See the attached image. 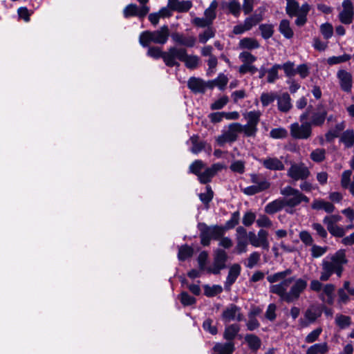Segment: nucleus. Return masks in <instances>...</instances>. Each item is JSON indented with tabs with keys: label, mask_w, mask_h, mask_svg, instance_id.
Listing matches in <instances>:
<instances>
[{
	"label": "nucleus",
	"mask_w": 354,
	"mask_h": 354,
	"mask_svg": "<svg viewBox=\"0 0 354 354\" xmlns=\"http://www.w3.org/2000/svg\"><path fill=\"white\" fill-rule=\"evenodd\" d=\"M292 272V270L288 268L271 274L266 278L272 284L270 292L278 295L282 301L288 304L298 300L308 286L307 281L304 279L288 277Z\"/></svg>",
	"instance_id": "obj_1"
},
{
	"label": "nucleus",
	"mask_w": 354,
	"mask_h": 354,
	"mask_svg": "<svg viewBox=\"0 0 354 354\" xmlns=\"http://www.w3.org/2000/svg\"><path fill=\"white\" fill-rule=\"evenodd\" d=\"M347 263L348 259L344 250H339L334 254L327 256L321 263L320 280L326 281L333 274L341 277L344 272V267Z\"/></svg>",
	"instance_id": "obj_2"
},
{
	"label": "nucleus",
	"mask_w": 354,
	"mask_h": 354,
	"mask_svg": "<svg viewBox=\"0 0 354 354\" xmlns=\"http://www.w3.org/2000/svg\"><path fill=\"white\" fill-rule=\"evenodd\" d=\"M169 37V29L167 25L161 26L154 31L145 30L139 36V43L143 47H147L151 43L165 44Z\"/></svg>",
	"instance_id": "obj_3"
},
{
	"label": "nucleus",
	"mask_w": 354,
	"mask_h": 354,
	"mask_svg": "<svg viewBox=\"0 0 354 354\" xmlns=\"http://www.w3.org/2000/svg\"><path fill=\"white\" fill-rule=\"evenodd\" d=\"M280 194L283 196L286 207L291 209L299 205L301 203H308L310 202V198L300 190L289 185L281 189Z\"/></svg>",
	"instance_id": "obj_4"
},
{
	"label": "nucleus",
	"mask_w": 354,
	"mask_h": 354,
	"mask_svg": "<svg viewBox=\"0 0 354 354\" xmlns=\"http://www.w3.org/2000/svg\"><path fill=\"white\" fill-rule=\"evenodd\" d=\"M198 227L201 232V243L204 246L209 245L211 239H220L225 232V228L218 225L208 226L205 223H200Z\"/></svg>",
	"instance_id": "obj_5"
},
{
	"label": "nucleus",
	"mask_w": 354,
	"mask_h": 354,
	"mask_svg": "<svg viewBox=\"0 0 354 354\" xmlns=\"http://www.w3.org/2000/svg\"><path fill=\"white\" fill-rule=\"evenodd\" d=\"M250 176L253 185L243 189V192L245 195L253 196L270 188V183L262 174H251Z\"/></svg>",
	"instance_id": "obj_6"
},
{
	"label": "nucleus",
	"mask_w": 354,
	"mask_h": 354,
	"mask_svg": "<svg viewBox=\"0 0 354 354\" xmlns=\"http://www.w3.org/2000/svg\"><path fill=\"white\" fill-rule=\"evenodd\" d=\"M243 115L244 119L247 121L245 125H242L243 133L247 137L255 136L261 113L259 111H250L244 113Z\"/></svg>",
	"instance_id": "obj_7"
},
{
	"label": "nucleus",
	"mask_w": 354,
	"mask_h": 354,
	"mask_svg": "<svg viewBox=\"0 0 354 354\" xmlns=\"http://www.w3.org/2000/svg\"><path fill=\"white\" fill-rule=\"evenodd\" d=\"M243 132L242 124L239 122L231 123L222 131L221 135L216 138L217 144L223 147L225 143H232L238 138L239 133Z\"/></svg>",
	"instance_id": "obj_8"
},
{
	"label": "nucleus",
	"mask_w": 354,
	"mask_h": 354,
	"mask_svg": "<svg viewBox=\"0 0 354 354\" xmlns=\"http://www.w3.org/2000/svg\"><path fill=\"white\" fill-rule=\"evenodd\" d=\"M186 50L183 48L170 47L167 51L164 52L163 61L165 64L169 67L179 66L180 64L176 59L182 62Z\"/></svg>",
	"instance_id": "obj_9"
},
{
	"label": "nucleus",
	"mask_w": 354,
	"mask_h": 354,
	"mask_svg": "<svg viewBox=\"0 0 354 354\" xmlns=\"http://www.w3.org/2000/svg\"><path fill=\"white\" fill-rule=\"evenodd\" d=\"M310 175L309 169L303 162L291 164L287 171V176L295 181L305 180Z\"/></svg>",
	"instance_id": "obj_10"
},
{
	"label": "nucleus",
	"mask_w": 354,
	"mask_h": 354,
	"mask_svg": "<svg viewBox=\"0 0 354 354\" xmlns=\"http://www.w3.org/2000/svg\"><path fill=\"white\" fill-rule=\"evenodd\" d=\"M227 260V253L223 250L216 249L214 252L213 263L207 268V272L214 274H219L225 268Z\"/></svg>",
	"instance_id": "obj_11"
},
{
	"label": "nucleus",
	"mask_w": 354,
	"mask_h": 354,
	"mask_svg": "<svg viewBox=\"0 0 354 354\" xmlns=\"http://www.w3.org/2000/svg\"><path fill=\"white\" fill-rule=\"evenodd\" d=\"M290 130L292 137L296 139L306 140L312 134L311 124L308 122H303L301 124L295 122L290 125Z\"/></svg>",
	"instance_id": "obj_12"
},
{
	"label": "nucleus",
	"mask_w": 354,
	"mask_h": 354,
	"mask_svg": "<svg viewBox=\"0 0 354 354\" xmlns=\"http://www.w3.org/2000/svg\"><path fill=\"white\" fill-rule=\"evenodd\" d=\"M268 236V232L264 230H260L257 234L254 232H248V241L255 248L261 247L266 250H268L270 246Z\"/></svg>",
	"instance_id": "obj_13"
},
{
	"label": "nucleus",
	"mask_w": 354,
	"mask_h": 354,
	"mask_svg": "<svg viewBox=\"0 0 354 354\" xmlns=\"http://www.w3.org/2000/svg\"><path fill=\"white\" fill-rule=\"evenodd\" d=\"M342 9L338 15L341 23L351 24L354 18V6L351 0H344L342 3Z\"/></svg>",
	"instance_id": "obj_14"
},
{
	"label": "nucleus",
	"mask_w": 354,
	"mask_h": 354,
	"mask_svg": "<svg viewBox=\"0 0 354 354\" xmlns=\"http://www.w3.org/2000/svg\"><path fill=\"white\" fill-rule=\"evenodd\" d=\"M322 315V311L316 306L309 307L304 313V317L299 319V324L302 328L313 324Z\"/></svg>",
	"instance_id": "obj_15"
},
{
	"label": "nucleus",
	"mask_w": 354,
	"mask_h": 354,
	"mask_svg": "<svg viewBox=\"0 0 354 354\" xmlns=\"http://www.w3.org/2000/svg\"><path fill=\"white\" fill-rule=\"evenodd\" d=\"M149 6H140L139 8L135 3H130L124 8L123 15L125 18H129L133 16L143 18L149 13Z\"/></svg>",
	"instance_id": "obj_16"
},
{
	"label": "nucleus",
	"mask_w": 354,
	"mask_h": 354,
	"mask_svg": "<svg viewBox=\"0 0 354 354\" xmlns=\"http://www.w3.org/2000/svg\"><path fill=\"white\" fill-rule=\"evenodd\" d=\"M224 167V165L221 163L213 164L210 167L205 169V171L201 172L198 176L200 183L202 184H206L210 182L216 174L222 170Z\"/></svg>",
	"instance_id": "obj_17"
},
{
	"label": "nucleus",
	"mask_w": 354,
	"mask_h": 354,
	"mask_svg": "<svg viewBox=\"0 0 354 354\" xmlns=\"http://www.w3.org/2000/svg\"><path fill=\"white\" fill-rule=\"evenodd\" d=\"M259 162L268 170L282 171L285 169V165L282 160L277 157L268 156L264 159L260 160Z\"/></svg>",
	"instance_id": "obj_18"
},
{
	"label": "nucleus",
	"mask_w": 354,
	"mask_h": 354,
	"mask_svg": "<svg viewBox=\"0 0 354 354\" xmlns=\"http://www.w3.org/2000/svg\"><path fill=\"white\" fill-rule=\"evenodd\" d=\"M327 111L325 106L320 104L317 106L316 110L312 113L310 117L311 126H322L326 120Z\"/></svg>",
	"instance_id": "obj_19"
},
{
	"label": "nucleus",
	"mask_w": 354,
	"mask_h": 354,
	"mask_svg": "<svg viewBox=\"0 0 354 354\" xmlns=\"http://www.w3.org/2000/svg\"><path fill=\"white\" fill-rule=\"evenodd\" d=\"M337 76L342 90L347 93L351 92L353 85L352 75L346 71L339 70Z\"/></svg>",
	"instance_id": "obj_20"
},
{
	"label": "nucleus",
	"mask_w": 354,
	"mask_h": 354,
	"mask_svg": "<svg viewBox=\"0 0 354 354\" xmlns=\"http://www.w3.org/2000/svg\"><path fill=\"white\" fill-rule=\"evenodd\" d=\"M222 318L225 322L233 320L241 321L242 316L240 313V308L236 305L231 304L227 307L222 313Z\"/></svg>",
	"instance_id": "obj_21"
},
{
	"label": "nucleus",
	"mask_w": 354,
	"mask_h": 354,
	"mask_svg": "<svg viewBox=\"0 0 354 354\" xmlns=\"http://www.w3.org/2000/svg\"><path fill=\"white\" fill-rule=\"evenodd\" d=\"M171 39L175 43L188 48L194 47L196 43V38L194 36H187L179 32L173 33Z\"/></svg>",
	"instance_id": "obj_22"
},
{
	"label": "nucleus",
	"mask_w": 354,
	"mask_h": 354,
	"mask_svg": "<svg viewBox=\"0 0 354 354\" xmlns=\"http://www.w3.org/2000/svg\"><path fill=\"white\" fill-rule=\"evenodd\" d=\"M189 142L192 144L190 151L194 154L200 153L203 149H207L209 153L212 151L211 146L207 145L206 142L201 140L198 136H192L189 138Z\"/></svg>",
	"instance_id": "obj_23"
},
{
	"label": "nucleus",
	"mask_w": 354,
	"mask_h": 354,
	"mask_svg": "<svg viewBox=\"0 0 354 354\" xmlns=\"http://www.w3.org/2000/svg\"><path fill=\"white\" fill-rule=\"evenodd\" d=\"M335 290V286L333 283L324 284L322 292L319 295V298L323 301L329 305H332L335 301L334 292Z\"/></svg>",
	"instance_id": "obj_24"
},
{
	"label": "nucleus",
	"mask_w": 354,
	"mask_h": 354,
	"mask_svg": "<svg viewBox=\"0 0 354 354\" xmlns=\"http://www.w3.org/2000/svg\"><path fill=\"white\" fill-rule=\"evenodd\" d=\"M277 102L278 110L282 113H288L292 107L290 96L286 92L278 95Z\"/></svg>",
	"instance_id": "obj_25"
},
{
	"label": "nucleus",
	"mask_w": 354,
	"mask_h": 354,
	"mask_svg": "<svg viewBox=\"0 0 354 354\" xmlns=\"http://www.w3.org/2000/svg\"><path fill=\"white\" fill-rule=\"evenodd\" d=\"M241 266L238 263L233 264L229 270L226 281L225 282V288L230 290L231 286L236 281L241 273Z\"/></svg>",
	"instance_id": "obj_26"
},
{
	"label": "nucleus",
	"mask_w": 354,
	"mask_h": 354,
	"mask_svg": "<svg viewBox=\"0 0 354 354\" xmlns=\"http://www.w3.org/2000/svg\"><path fill=\"white\" fill-rule=\"evenodd\" d=\"M311 207L315 210H324L328 214L333 213L335 209V207L332 203L320 198L315 199L311 204Z\"/></svg>",
	"instance_id": "obj_27"
},
{
	"label": "nucleus",
	"mask_w": 354,
	"mask_h": 354,
	"mask_svg": "<svg viewBox=\"0 0 354 354\" xmlns=\"http://www.w3.org/2000/svg\"><path fill=\"white\" fill-rule=\"evenodd\" d=\"M192 4L189 1H179V0H168L167 6L171 10L178 12H187L188 11Z\"/></svg>",
	"instance_id": "obj_28"
},
{
	"label": "nucleus",
	"mask_w": 354,
	"mask_h": 354,
	"mask_svg": "<svg viewBox=\"0 0 354 354\" xmlns=\"http://www.w3.org/2000/svg\"><path fill=\"white\" fill-rule=\"evenodd\" d=\"M234 351V344L232 342L216 343L213 347L212 354H232Z\"/></svg>",
	"instance_id": "obj_29"
},
{
	"label": "nucleus",
	"mask_w": 354,
	"mask_h": 354,
	"mask_svg": "<svg viewBox=\"0 0 354 354\" xmlns=\"http://www.w3.org/2000/svg\"><path fill=\"white\" fill-rule=\"evenodd\" d=\"M351 170H346L342 174L341 186L344 189H348L351 194L354 196V176H353L352 181L351 182Z\"/></svg>",
	"instance_id": "obj_30"
},
{
	"label": "nucleus",
	"mask_w": 354,
	"mask_h": 354,
	"mask_svg": "<svg viewBox=\"0 0 354 354\" xmlns=\"http://www.w3.org/2000/svg\"><path fill=\"white\" fill-rule=\"evenodd\" d=\"M187 86L194 93H205V82L197 77H191L187 82Z\"/></svg>",
	"instance_id": "obj_31"
},
{
	"label": "nucleus",
	"mask_w": 354,
	"mask_h": 354,
	"mask_svg": "<svg viewBox=\"0 0 354 354\" xmlns=\"http://www.w3.org/2000/svg\"><path fill=\"white\" fill-rule=\"evenodd\" d=\"M284 207H286V206L283 198H278L267 204L265 207V212L268 214H272L281 210Z\"/></svg>",
	"instance_id": "obj_32"
},
{
	"label": "nucleus",
	"mask_w": 354,
	"mask_h": 354,
	"mask_svg": "<svg viewBox=\"0 0 354 354\" xmlns=\"http://www.w3.org/2000/svg\"><path fill=\"white\" fill-rule=\"evenodd\" d=\"M239 46L241 49L254 50L260 47L259 41L252 37H244L239 41Z\"/></svg>",
	"instance_id": "obj_33"
},
{
	"label": "nucleus",
	"mask_w": 354,
	"mask_h": 354,
	"mask_svg": "<svg viewBox=\"0 0 354 354\" xmlns=\"http://www.w3.org/2000/svg\"><path fill=\"white\" fill-rule=\"evenodd\" d=\"M182 62L188 69H196L200 63V58L195 55H188L187 51L183 57Z\"/></svg>",
	"instance_id": "obj_34"
},
{
	"label": "nucleus",
	"mask_w": 354,
	"mask_h": 354,
	"mask_svg": "<svg viewBox=\"0 0 354 354\" xmlns=\"http://www.w3.org/2000/svg\"><path fill=\"white\" fill-rule=\"evenodd\" d=\"M342 142L346 148L354 147V131L353 129H347L342 134L340 137Z\"/></svg>",
	"instance_id": "obj_35"
},
{
	"label": "nucleus",
	"mask_w": 354,
	"mask_h": 354,
	"mask_svg": "<svg viewBox=\"0 0 354 354\" xmlns=\"http://www.w3.org/2000/svg\"><path fill=\"white\" fill-rule=\"evenodd\" d=\"M239 330L240 328L238 324H231L225 328L223 337L228 342H231L236 337Z\"/></svg>",
	"instance_id": "obj_36"
},
{
	"label": "nucleus",
	"mask_w": 354,
	"mask_h": 354,
	"mask_svg": "<svg viewBox=\"0 0 354 354\" xmlns=\"http://www.w3.org/2000/svg\"><path fill=\"white\" fill-rule=\"evenodd\" d=\"M328 351V344L326 342L315 344L310 346L306 354H325Z\"/></svg>",
	"instance_id": "obj_37"
},
{
	"label": "nucleus",
	"mask_w": 354,
	"mask_h": 354,
	"mask_svg": "<svg viewBox=\"0 0 354 354\" xmlns=\"http://www.w3.org/2000/svg\"><path fill=\"white\" fill-rule=\"evenodd\" d=\"M309 10V5L307 3L303 4L301 6L300 12L295 15L297 16V19L295 20L296 25L298 26H302L306 24V15L308 14Z\"/></svg>",
	"instance_id": "obj_38"
},
{
	"label": "nucleus",
	"mask_w": 354,
	"mask_h": 354,
	"mask_svg": "<svg viewBox=\"0 0 354 354\" xmlns=\"http://www.w3.org/2000/svg\"><path fill=\"white\" fill-rule=\"evenodd\" d=\"M336 325L341 329L349 327L351 324V318L349 316L337 314L335 318Z\"/></svg>",
	"instance_id": "obj_39"
},
{
	"label": "nucleus",
	"mask_w": 354,
	"mask_h": 354,
	"mask_svg": "<svg viewBox=\"0 0 354 354\" xmlns=\"http://www.w3.org/2000/svg\"><path fill=\"white\" fill-rule=\"evenodd\" d=\"M351 300V297L343 285L342 288L337 290V303L339 306L347 304Z\"/></svg>",
	"instance_id": "obj_40"
},
{
	"label": "nucleus",
	"mask_w": 354,
	"mask_h": 354,
	"mask_svg": "<svg viewBox=\"0 0 354 354\" xmlns=\"http://www.w3.org/2000/svg\"><path fill=\"white\" fill-rule=\"evenodd\" d=\"M223 8H227L234 16L238 17L241 12V4L238 0H230L223 5Z\"/></svg>",
	"instance_id": "obj_41"
},
{
	"label": "nucleus",
	"mask_w": 354,
	"mask_h": 354,
	"mask_svg": "<svg viewBox=\"0 0 354 354\" xmlns=\"http://www.w3.org/2000/svg\"><path fill=\"white\" fill-rule=\"evenodd\" d=\"M218 6V3L216 0L211 2L209 6L205 10L204 16L212 24L214 19L216 18V10Z\"/></svg>",
	"instance_id": "obj_42"
},
{
	"label": "nucleus",
	"mask_w": 354,
	"mask_h": 354,
	"mask_svg": "<svg viewBox=\"0 0 354 354\" xmlns=\"http://www.w3.org/2000/svg\"><path fill=\"white\" fill-rule=\"evenodd\" d=\"M278 95L275 92H263L260 96V101L263 107L268 106L277 100Z\"/></svg>",
	"instance_id": "obj_43"
},
{
	"label": "nucleus",
	"mask_w": 354,
	"mask_h": 354,
	"mask_svg": "<svg viewBox=\"0 0 354 354\" xmlns=\"http://www.w3.org/2000/svg\"><path fill=\"white\" fill-rule=\"evenodd\" d=\"M263 20V16L260 14H254L252 16L246 18L244 20L245 29L250 30L253 26H255L258 23Z\"/></svg>",
	"instance_id": "obj_44"
},
{
	"label": "nucleus",
	"mask_w": 354,
	"mask_h": 354,
	"mask_svg": "<svg viewBox=\"0 0 354 354\" xmlns=\"http://www.w3.org/2000/svg\"><path fill=\"white\" fill-rule=\"evenodd\" d=\"M279 31L280 32L288 39L292 38L293 36V31L290 26V22L283 19L281 21L279 24Z\"/></svg>",
	"instance_id": "obj_45"
},
{
	"label": "nucleus",
	"mask_w": 354,
	"mask_h": 354,
	"mask_svg": "<svg viewBox=\"0 0 354 354\" xmlns=\"http://www.w3.org/2000/svg\"><path fill=\"white\" fill-rule=\"evenodd\" d=\"M230 169L232 172L243 174L245 172V161L243 160H233L230 165Z\"/></svg>",
	"instance_id": "obj_46"
},
{
	"label": "nucleus",
	"mask_w": 354,
	"mask_h": 354,
	"mask_svg": "<svg viewBox=\"0 0 354 354\" xmlns=\"http://www.w3.org/2000/svg\"><path fill=\"white\" fill-rule=\"evenodd\" d=\"M194 250L192 247L185 245L179 248L178 257L180 261H184L186 259L192 256Z\"/></svg>",
	"instance_id": "obj_47"
},
{
	"label": "nucleus",
	"mask_w": 354,
	"mask_h": 354,
	"mask_svg": "<svg viewBox=\"0 0 354 354\" xmlns=\"http://www.w3.org/2000/svg\"><path fill=\"white\" fill-rule=\"evenodd\" d=\"M301 7L295 0H287L286 12L290 17H292L300 12Z\"/></svg>",
	"instance_id": "obj_48"
},
{
	"label": "nucleus",
	"mask_w": 354,
	"mask_h": 354,
	"mask_svg": "<svg viewBox=\"0 0 354 354\" xmlns=\"http://www.w3.org/2000/svg\"><path fill=\"white\" fill-rule=\"evenodd\" d=\"M261 259V254L258 252H252L247 259L245 266L246 268L252 269L257 265Z\"/></svg>",
	"instance_id": "obj_49"
},
{
	"label": "nucleus",
	"mask_w": 354,
	"mask_h": 354,
	"mask_svg": "<svg viewBox=\"0 0 354 354\" xmlns=\"http://www.w3.org/2000/svg\"><path fill=\"white\" fill-rule=\"evenodd\" d=\"M259 28L261 31L262 37L265 39H268L273 35L274 26L272 24H261Z\"/></svg>",
	"instance_id": "obj_50"
},
{
	"label": "nucleus",
	"mask_w": 354,
	"mask_h": 354,
	"mask_svg": "<svg viewBox=\"0 0 354 354\" xmlns=\"http://www.w3.org/2000/svg\"><path fill=\"white\" fill-rule=\"evenodd\" d=\"M279 69H281V65L276 64L268 70V82L274 83L279 78L278 71Z\"/></svg>",
	"instance_id": "obj_51"
},
{
	"label": "nucleus",
	"mask_w": 354,
	"mask_h": 354,
	"mask_svg": "<svg viewBox=\"0 0 354 354\" xmlns=\"http://www.w3.org/2000/svg\"><path fill=\"white\" fill-rule=\"evenodd\" d=\"M249 347L252 350H257L261 346L260 339L254 335H248L245 337Z\"/></svg>",
	"instance_id": "obj_52"
},
{
	"label": "nucleus",
	"mask_w": 354,
	"mask_h": 354,
	"mask_svg": "<svg viewBox=\"0 0 354 354\" xmlns=\"http://www.w3.org/2000/svg\"><path fill=\"white\" fill-rule=\"evenodd\" d=\"M205 168V164L201 160L194 161L189 167V171L198 176Z\"/></svg>",
	"instance_id": "obj_53"
},
{
	"label": "nucleus",
	"mask_w": 354,
	"mask_h": 354,
	"mask_svg": "<svg viewBox=\"0 0 354 354\" xmlns=\"http://www.w3.org/2000/svg\"><path fill=\"white\" fill-rule=\"evenodd\" d=\"M215 36V30L208 27L204 32L198 35V40L201 44H205L209 39Z\"/></svg>",
	"instance_id": "obj_54"
},
{
	"label": "nucleus",
	"mask_w": 354,
	"mask_h": 354,
	"mask_svg": "<svg viewBox=\"0 0 354 354\" xmlns=\"http://www.w3.org/2000/svg\"><path fill=\"white\" fill-rule=\"evenodd\" d=\"M310 156L314 162H322L326 158V150L324 149H316L311 152Z\"/></svg>",
	"instance_id": "obj_55"
},
{
	"label": "nucleus",
	"mask_w": 354,
	"mask_h": 354,
	"mask_svg": "<svg viewBox=\"0 0 354 354\" xmlns=\"http://www.w3.org/2000/svg\"><path fill=\"white\" fill-rule=\"evenodd\" d=\"M342 217L339 214H332L330 216H325L323 219V223L326 225V227L337 225L336 223L341 221Z\"/></svg>",
	"instance_id": "obj_56"
},
{
	"label": "nucleus",
	"mask_w": 354,
	"mask_h": 354,
	"mask_svg": "<svg viewBox=\"0 0 354 354\" xmlns=\"http://www.w3.org/2000/svg\"><path fill=\"white\" fill-rule=\"evenodd\" d=\"M222 290V287L218 285H214L212 286L206 285L204 286L205 295L207 297L216 296V295L221 293Z\"/></svg>",
	"instance_id": "obj_57"
},
{
	"label": "nucleus",
	"mask_w": 354,
	"mask_h": 354,
	"mask_svg": "<svg viewBox=\"0 0 354 354\" xmlns=\"http://www.w3.org/2000/svg\"><path fill=\"white\" fill-rule=\"evenodd\" d=\"M320 32L324 39H328L333 35V27L329 23L323 24L320 26Z\"/></svg>",
	"instance_id": "obj_58"
},
{
	"label": "nucleus",
	"mask_w": 354,
	"mask_h": 354,
	"mask_svg": "<svg viewBox=\"0 0 354 354\" xmlns=\"http://www.w3.org/2000/svg\"><path fill=\"white\" fill-rule=\"evenodd\" d=\"M351 58L350 55L344 54L341 56H333L328 59L327 62L330 65L337 64L348 61Z\"/></svg>",
	"instance_id": "obj_59"
},
{
	"label": "nucleus",
	"mask_w": 354,
	"mask_h": 354,
	"mask_svg": "<svg viewBox=\"0 0 354 354\" xmlns=\"http://www.w3.org/2000/svg\"><path fill=\"white\" fill-rule=\"evenodd\" d=\"M229 102V98L227 96L224 95L217 100H216L214 102L211 104L210 108L212 110H218L223 108Z\"/></svg>",
	"instance_id": "obj_60"
},
{
	"label": "nucleus",
	"mask_w": 354,
	"mask_h": 354,
	"mask_svg": "<svg viewBox=\"0 0 354 354\" xmlns=\"http://www.w3.org/2000/svg\"><path fill=\"white\" fill-rule=\"evenodd\" d=\"M295 64L293 62H287L283 65H281V69L284 71V73L288 77H293L296 74V69L294 68Z\"/></svg>",
	"instance_id": "obj_61"
},
{
	"label": "nucleus",
	"mask_w": 354,
	"mask_h": 354,
	"mask_svg": "<svg viewBox=\"0 0 354 354\" xmlns=\"http://www.w3.org/2000/svg\"><path fill=\"white\" fill-rule=\"evenodd\" d=\"M239 58L243 64H253L257 60V57L248 51L241 53L239 55Z\"/></svg>",
	"instance_id": "obj_62"
},
{
	"label": "nucleus",
	"mask_w": 354,
	"mask_h": 354,
	"mask_svg": "<svg viewBox=\"0 0 354 354\" xmlns=\"http://www.w3.org/2000/svg\"><path fill=\"white\" fill-rule=\"evenodd\" d=\"M288 132L284 128L273 129L270 132V136L274 139H282L287 136Z\"/></svg>",
	"instance_id": "obj_63"
},
{
	"label": "nucleus",
	"mask_w": 354,
	"mask_h": 354,
	"mask_svg": "<svg viewBox=\"0 0 354 354\" xmlns=\"http://www.w3.org/2000/svg\"><path fill=\"white\" fill-rule=\"evenodd\" d=\"M327 230L333 236L335 237H343L346 234V229L337 225L327 227Z\"/></svg>",
	"instance_id": "obj_64"
}]
</instances>
